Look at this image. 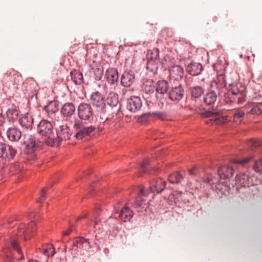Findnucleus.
I'll list each match as a JSON object with an SVG mask.
<instances>
[{
  "mask_svg": "<svg viewBox=\"0 0 262 262\" xmlns=\"http://www.w3.org/2000/svg\"><path fill=\"white\" fill-rule=\"evenodd\" d=\"M37 227L34 221H31L27 225L23 224L19 225L17 228V232L12 234L9 233L6 240L8 241L5 247L3 249V259L5 262H14V258L11 256V251L13 250L20 255L18 259H23L24 257L21 249L16 242V238L23 237L25 240L28 239L36 230Z\"/></svg>",
  "mask_w": 262,
  "mask_h": 262,
  "instance_id": "obj_1",
  "label": "nucleus"
},
{
  "mask_svg": "<svg viewBox=\"0 0 262 262\" xmlns=\"http://www.w3.org/2000/svg\"><path fill=\"white\" fill-rule=\"evenodd\" d=\"M218 81L212 82L207 93L202 97V106L203 104L208 105L214 104L217 100L220 101L225 98L226 91L225 76L221 75L218 76Z\"/></svg>",
  "mask_w": 262,
  "mask_h": 262,
  "instance_id": "obj_2",
  "label": "nucleus"
},
{
  "mask_svg": "<svg viewBox=\"0 0 262 262\" xmlns=\"http://www.w3.org/2000/svg\"><path fill=\"white\" fill-rule=\"evenodd\" d=\"M254 159V156H248L237 159H233L231 165L221 166L218 169V174L221 179H229L233 176L234 168L238 169L241 168H246Z\"/></svg>",
  "mask_w": 262,
  "mask_h": 262,
  "instance_id": "obj_3",
  "label": "nucleus"
},
{
  "mask_svg": "<svg viewBox=\"0 0 262 262\" xmlns=\"http://www.w3.org/2000/svg\"><path fill=\"white\" fill-rule=\"evenodd\" d=\"M209 119L206 121L207 123L210 122L211 125L224 124L232 119L235 122L242 121L245 116V113L239 110H234L231 116L223 115L216 110H211L207 112Z\"/></svg>",
  "mask_w": 262,
  "mask_h": 262,
  "instance_id": "obj_4",
  "label": "nucleus"
},
{
  "mask_svg": "<svg viewBox=\"0 0 262 262\" xmlns=\"http://www.w3.org/2000/svg\"><path fill=\"white\" fill-rule=\"evenodd\" d=\"M245 87L241 83L230 85V92L225 91L224 101L227 103L243 104L246 100Z\"/></svg>",
  "mask_w": 262,
  "mask_h": 262,
  "instance_id": "obj_5",
  "label": "nucleus"
},
{
  "mask_svg": "<svg viewBox=\"0 0 262 262\" xmlns=\"http://www.w3.org/2000/svg\"><path fill=\"white\" fill-rule=\"evenodd\" d=\"M191 58V55L185 56L181 55V62L182 61L184 62L186 71L191 75L189 77L186 76L185 78V82L187 86H190L192 81L191 76H195L200 75L204 69L202 64L192 61Z\"/></svg>",
  "mask_w": 262,
  "mask_h": 262,
  "instance_id": "obj_6",
  "label": "nucleus"
},
{
  "mask_svg": "<svg viewBox=\"0 0 262 262\" xmlns=\"http://www.w3.org/2000/svg\"><path fill=\"white\" fill-rule=\"evenodd\" d=\"M169 85L168 82L164 80H159L156 84V97L163 104L165 100L167 98V92L169 90Z\"/></svg>",
  "mask_w": 262,
  "mask_h": 262,
  "instance_id": "obj_7",
  "label": "nucleus"
},
{
  "mask_svg": "<svg viewBox=\"0 0 262 262\" xmlns=\"http://www.w3.org/2000/svg\"><path fill=\"white\" fill-rule=\"evenodd\" d=\"M106 104L110 106L112 111V114L117 115L121 109L118 94L115 92H110L108 94L105 100Z\"/></svg>",
  "mask_w": 262,
  "mask_h": 262,
  "instance_id": "obj_8",
  "label": "nucleus"
},
{
  "mask_svg": "<svg viewBox=\"0 0 262 262\" xmlns=\"http://www.w3.org/2000/svg\"><path fill=\"white\" fill-rule=\"evenodd\" d=\"M90 103L97 108L103 110L105 106V99L103 95L99 92L92 93L90 98Z\"/></svg>",
  "mask_w": 262,
  "mask_h": 262,
  "instance_id": "obj_9",
  "label": "nucleus"
},
{
  "mask_svg": "<svg viewBox=\"0 0 262 262\" xmlns=\"http://www.w3.org/2000/svg\"><path fill=\"white\" fill-rule=\"evenodd\" d=\"M77 112L78 117L81 120H89L93 115L91 105L86 103H81L78 106Z\"/></svg>",
  "mask_w": 262,
  "mask_h": 262,
  "instance_id": "obj_10",
  "label": "nucleus"
},
{
  "mask_svg": "<svg viewBox=\"0 0 262 262\" xmlns=\"http://www.w3.org/2000/svg\"><path fill=\"white\" fill-rule=\"evenodd\" d=\"M142 106V101L139 97L131 96L127 100L126 108L131 112L136 113L138 112L141 110Z\"/></svg>",
  "mask_w": 262,
  "mask_h": 262,
  "instance_id": "obj_11",
  "label": "nucleus"
},
{
  "mask_svg": "<svg viewBox=\"0 0 262 262\" xmlns=\"http://www.w3.org/2000/svg\"><path fill=\"white\" fill-rule=\"evenodd\" d=\"M192 101H195L198 107L202 106V96L204 90L201 86H194L190 89Z\"/></svg>",
  "mask_w": 262,
  "mask_h": 262,
  "instance_id": "obj_12",
  "label": "nucleus"
},
{
  "mask_svg": "<svg viewBox=\"0 0 262 262\" xmlns=\"http://www.w3.org/2000/svg\"><path fill=\"white\" fill-rule=\"evenodd\" d=\"M38 141L35 137L30 136L24 141L25 145V152L27 155H33L38 148Z\"/></svg>",
  "mask_w": 262,
  "mask_h": 262,
  "instance_id": "obj_13",
  "label": "nucleus"
},
{
  "mask_svg": "<svg viewBox=\"0 0 262 262\" xmlns=\"http://www.w3.org/2000/svg\"><path fill=\"white\" fill-rule=\"evenodd\" d=\"M135 79V73L130 70L124 72L120 78V84L122 86L130 87L134 82Z\"/></svg>",
  "mask_w": 262,
  "mask_h": 262,
  "instance_id": "obj_14",
  "label": "nucleus"
},
{
  "mask_svg": "<svg viewBox=\"0 0 262 262\" xmlns=\"http://www.w3.org/2000/svg\"><path fill=\"white\" fill-rule=\"evenodd\" d=\"M166 187V182L161 178L154 179L150 183V190L151 192L159 193L162 191Z\"/></svg>",
  "mask_w": 262,
  "mask_h": 262,
  "instance_id": "obj_15",
  "label": "nucleus"
},
{
  "mask_svg": "<svg viewBox=\"0 0 262 262\" xmlns=\"http://www.w3.org/2000/svg\"><path fill=\"white\" fill-rule=\"evenodd\" d=\"M106 81L111 85H113L117 82L119 75L117 70L115 68L107 69L104 75Z\"/></svg>",
  "mask_w": 262,
  "mask_h": 262,
  "instance_id": "obj_16",
  "label": "nucleus"
},
{
  "mask_svg": "<svg viewBox=\"0 0 262 262\" xmlns=\"http://www.w3.org/2000/svg\"><path fill=\"white\" fill-rule=\"evenodd\" d=\"M235 181L237 184L242 187H246L250 186V176L247 170L239 172L237 174Z\"/></svg>",
  "mask_w": 262,
  "mask_h": 262,
  "instance_id": "obj_17",
  "label": "nucleus"
},
{
  "mask_svg": "<svg viewBox=\"0 0 262 262\" xmlns=\"http://www.w3.org/2000/svg\"><path fill=\"white\" fill-rule=\"evenodd\" d=\"M70 244L76 246L77 248H82L84 249H89L91 248V245L89 242V239H85L83 237H77L73 239V241Z\"/></svg>",
  "mask_w": 262,
  "mask_h": 262,
  "instance_id": "obj_18",
  "label": "nucleus"
},
{
  "mask_svg": "<svg viewBox=\"0 0 262 262\" xmlns=\"http://www.w3.org/2000/svg\"><path fill=\"white\" fill-rule=\"evenodd\" d=\"M76 108L74 105L71 102L65 103L61 108V113L67 117L72 116L75 112Z\"/></svg>",
  "mask_w": 262,
  "mask_h": 262,
  "instance_id": "obj_19",
  "label": "nucleus"
},
{
  "mask_svg": "<svg viewBox=\"0 0 262 262\" xmlns=\"http://www.w3.org/2000/svg\"><path fill=\"white\" fill-rule=\"evenodd\" d=\"M148 193L145 192L144 188H141L139 192L138 196L136 198L134 201L133 206L136 208L139 207L144 208V205H145V201L141 196V195L146 196L147 195Z\"/></svg>",
  "mask_w": 262,
  "mask_h": 262,
  "instance_id": "obj_20",
  "label": "nucleus"
},
{
  "mask_svg": "<svg viewBox=\"0 0 262 262\" xmlns=\"http://www.w3.org/2000/svg\"><path fill=\"white\" fill-rule=\"evenodd\" d=\"M119 216L124 222L129 221L133 217V211L128 207H124L120 210Z\"/></svg>",
  "mask_w": 262,
  "mask_h": 262,
  "instance_id": "obj_21",
  "label": "nucleus"
},
{
  "mask_svg": "<svg viewBox=\"0 0 262 262\" xmlns=\"http://www.w3.org/2000/svg\"><path fill=\"white\" fill-rule=\"evenodd\" d=\"M74 129H78V131H94L96 127L92 125H85L80 120L75 121L73 124Z\"/></svg>",
  "mask_w": 262,
  "mask_h": 262,
  "instance_id": "obj_22",
  "label": "nucleus"
},
{
  "mask_svg": "<svg viewBox=\"0 0 262 262\" xmlns=\"http://www.w3.org/2000/svg\"><path fill=\"white\" fill-rule=\"evenodd\" d=\"M167 98L176 103L179 102L180 100V85L172 88Z\"/></svg>",
  "mask_w": 262,
  "mask_h": 262,
  "instance_id": "obj_23",
  "label": "nucleus"
},
{
  "mask_svg": "<svg viewBox=\"0 0 262 262\" xmlns=\"http://www.w3.org/2000/svg\"><path fill=\"white\" fill-rule=\"evenodd\" d=\"M70 76L72 80L75 84L79 85L83 82V75L80 72L73 70L70 72Z\"/></svg>",
  "mask_w": 262,
  "mask_h": 262,
  "instance_id": "obj_24",
  "label": "nucleus"
},
{
  "mask_svg": "<svg viewBox=\"0 0 262 262\" xmlns=\"http://www.w3.org/2000/svg\"><path fill=\"white\" fill-rule=\"evenodd\" d=\"M6 150L5 151V154L3 156L2 159H4L6 161H10L12 160L15 156L17 151L14 148L11 146L6 145Z\"/></svg>",
  "mask_w": 262,
  "mask_h": 262,
  "instance_id": "obj_25",
  "label": "nucleus"
},
{
  "mask_svg": "<svg viewBox=\"0 0 262 262\" xmlns=\"http://www.w3.org/2000/svg\"><path fill=\"white\" fill-rule=\"evenodd\" d=\"M61 133L62 132H56V138L49 137L45 140L46 143L51 146H58L62 140L61 138H59V136L61 135Z\"/></svg>",
  "mask_w": 262,
  "mask_h": 262,
  "instance_id": "obj_26",
  "label": "nucleus"
},
{
  "mask_svg": "<svg viewBox=\"0 0 262 262\" xmlns=\"http://www.w3.org/2000/svg\"><path fill=\"white\" fill-rule=\"evenodd\" d=\"M52 129L51 123L46 120H41L38 125V131H51Z\"/></svg>",
  "mask_w": 262,
  "mask_h": 262,
  "instance_id": "obj_27",
  "label": "nucleus"
},
{
  "mask_svg": "<svg viewBox=\"0 0 262 262\" xmlns=\"http://www.w3.org/2000/svg\"><path fill=\"white\" fill-rule=\"evenodd\" d=\"M44 110L48 114H54L58 111V108L55 102L50 101L44 106Z\"/></svg>",
  "mask_w": 262,
  "mask_h": 262,
  "instance_id": "obj_28",
  "label": "nucleus"
},
{
  "mask_svg": "<svg viewBox=\"0 0 262 262\" xmlns=\"http://www.w3.org/2000/svg\"><path fill=\"white\" fill-rule=\"evenodd\" d=\"M170 75L174 80H178L180 78V66H174L169 69Z\"/></svg>",
  "mask_w": 262,
  "mask_h": 262,
  "instance_id": "obj_29",
  "label": "nucleus"
},
{
  "mask_svg": "<svg viewBox=\"0 0 262 262\" xmlns=\"http://www.w3.org/2000/svg\"><path fill=\"white\" fill-rule=\"evenodd\" d=\"M7 116L9 121L14 122L18 116V113L15 109H9L6 112Z\"/></svg>",
  "mask_w": 262,
  "mask_h": 262,
  "instance_id": "obj_30",
  "label": "nucleus"
},
{
  "mask_svg": "<svg viewBox=\"0 0 262 262\" xmlns=\"http://www.w3.org/2000/svg\"><path fill=\"white\" fill-rule=\"evenodd\" d=\"M252 168L256 173L262 174V158L254 160Z\"/></svg>",
  "mask_w": 262,
  "mask_h": 262,
  "instance_id": "obj_31",
  "label": "nucleus"
},
{
  "mask_svg": "<svg viewBox=\"0 0 262 262\" xmlns=\"http://www.w3.org/2000/svg\"><path fill=\"white\" fill-rule=\"evenodd\" d=\"M149 163V160L148 159H144L139 166L140 172H149L150 174H152V170H149L148 169Z\"/></svg>",
  "mask_w": 262,
  "mask_h": 262,
  "instance_id": "obj_32",
  "label": "nucleus"
},
{
  "mask_svg": "<svg viewBox=\"0 0 262 262\" xmlns=\"http://www.w3.org/2000/svg\"><path fill=\"white\" fill-rule=\"evenodd\" d=\"M99 208L95 209L93 212V216L91 219L92 222L94 223V228L97 229V226L100 221V219L99 218Z\"/></svg>",
  "mask_w": 262,
  "mask_h": 262,
  "instance_id": "obj_33",
  "label": "nucleus"
},
{
  "mask_svg": "<svg viewBox=\"0 0 262 262\" xmlns=\"http://www.w3.org/2000/svg\"><path fill=\"white\" fill-rule=\"evenodd\" d=\"M8 139L13 142L18 141L21 137V132H6Z\"/></svg>",
  "mask_w": 262,
  "mask_h": 262,
  "instance_id": "obj_34",
  "label": "nucleus"
},
{
  "mask_svg": "<svg viewBox=\"0 0 262 262\" xmlns=\"http://www.w3.org/2000/svg\"><path fill=\"white\" fill-rule=\"evenodd\" d=\"M118 220L114 217H110L106 221L105 224L109 227V229L114 231L117 228Z\"/></svg>",
  "mask_w": 262,
  "mask_h": 262,
  "instance_id": "obj_35",
  "label": "nucleus"
},
{
  "mask_svg": "<svg viewBox=\"0 0 262 262\" xmlns=\"http://www.w3.org/2000/svg\"><path fill=\"white\" fill-rule=\"evenodd\" d=\"M169 182L172 184H178L180 181V174L177 172L171 174L168 177Z\"/></svg>",
  "mask_w": 262,
  "mask_h": 262,
  "instance_id": "obj_36",
  "label": "nucleus"
},
{
  "mask_svg": "<svg viewBox=\"0 0 262 262\" xmlns=\"http://www.w3.org/2000/svg\"><path fill=\"white\" fill-rule=\"evenodd\" d=\"M248 113L254 115H259L262 113V107L259 105H255L248 112Z\"/></svg>",
  "mask_w": 262,
  "mask_h": 262,
  "instance_id": "obj_37",
  "label": "nucleus"
},
{
  "mask_svg": "<svg viewBox=\"0 0 262 262\" xmlns=\"http://www.w3.org/2000/svg\"><path fill=\"white\" fill-rule=\"evenodd\" d=\"M73 240L69 241L66 245H64V248L62 250V251L66 253L67 250H68L69 251H72L73 250L76 251L77 250V246H74L72 244H70V242H72Z\"/></svg>",
  "mask_w": 262,
  "mask_h": 262,
  "instance_id": "obj_38",
  "label": "nucleus"
},
{
  "mask_svg": "<svg viewBox=\"0 0 262 262\" xmlns=\"http://www.w3.org/2000/svg\"><path fill=\"white\" fill-rule=\"evenodd\" d=\"M155 86L151 84H143V90L145 91V93L147 94L153 93L155 91Z\"/></svg>",
  "mask_w": 262,
  "mask_h": 262,
  "instance_id": "obj_39",
  "label": "nucleus"
},
{
  "mask_svg": "<svg viewBox=\"0 0 262 262\" xmlns=\"http://www.w3.org/2000/svg\"><path fill=\"white\" fill-rule=\"evenodd\" d=\"M103 75V71L102 69L97 68L94 70L95 79L96 80H100Z\"/></svg>",
  "mask_w": 262,
  "mask_h": 262,
  "instance_id": "obj_40",
  "label": "nucleus"
},
{
  "mask_svg": "<svg viewBox=\"0 0 262 262\" xmlns=\"http://www.w3.org/2000/svg\"><path fill=\"white\" fill-rule=\"evenodd\" d=\"M248 146L252 148L256 147L261 145V142L256 139H251L248 142Z\"/></svg>",
  "mask_w": 262,
  "mask_h": 262,
  "instance_id": "obj_41",
  "label": "nucleus"
},
{
  "mask_svg": "<svg viewBox=\"0 0 262 262\" xmlns=\"http://www.w3.org/2000/svg\"><path fill=\"white\" fill-rule=\"evenodd\" d=\"M91 133L92 132H76L75 136L78 139H82L89 136Z\"/></svg>",
  "mask_w": 262,
  "mask_h": 262,
  "instance_id": "obj_42",
  "label": "nucleus"
},
{
  "mask_svg": "<svg viewBox=\"0 0 262 262\" xmlns=\"http://www.w3.org/2000/svg\"><path fill=\"white\" fill-rule=\"evenodd\" d=\"M55 254V249L51 244H48V257L52 256Z\"/></svg>",
  "mask_w": 262,
  "mask_h": 262,
  "instance_id": "obj_43",
  "label": "nucleus"
},
{
  "mask_svg": "<svg viewBox=\"0 0 262 262\" xmlns=\"http://www.w3.org/2000/svg\"><path fill=\"white\" fill-rule=\"evenodd\" d=\"M204 182L210 184L212 180V176L210 173H206L203 178Z\"/></svg>",
  "mask_w": 262,
  "mask_h": 262,
  "instance_id": "obj_44",
  "label": "nucleus"
},
{
  "mask_svg": "<svg viewBox=\"0 0 262 262\" xmlns=\"http://www.w3.org/2000/svg\"><path fill=\"white\" fill-rule=\"evenodd\" d=\"M6 145L5 143L0 142V158H3L5 154V151L6 150Z\"/></svg>",
  "mask_w": 262,
  "mask_h": 262,
  "instance_id": "obj_45",
  "label": "nucleus"
},
{
  "mask_svg": "<svg viewBox=\"0 0 262 262\" xmlns=\"http://www.w3.org/2000/svg\"><path fill=\"white\" fill-rule=\"evenodd\" d=\"M46 193L45 191V189H41L39 197L38 199L37 200V202L38 203H40V202H41L42 201H43L46 198Z\"/></svg>",
  "mask_w": 262,
  "mask_h": 262,
  "instance_id": "obj_46",
  "label": "nucleus"
},
{
  "mask_svg": "<svg viewBox=\"0 0 262 262\" xmlns=\"http://www.w3.org/2000/svg\"><path fill=\"white\" fill-rule=\"evenodd\" d=\"M38 250L44 255L48 256V244L43 246L41 248H39Z\"/></svg>",
  "mask_w": 262,
  "mask_h": 262,
  "instance_id": "obj_47",
  "label": "nucleus"
},
{
  "mask_svg": "<svg viewBox=\"0 0 262 262\" xmlns=\"http://www.w3.org/2000/svg\"><path fill=\"white\" fill-rule=\"evenodd\" d=\"M151 54H153L154 55L151 56L150 57V59L151 60H156L158 58V57H159V51H158V50L157 49L155 51V53H151Z\"/></svg>",
  "mask_w": 262,
  "mask_h": 262,
  "instance_id": "obj_48",
  "label": "nucleus"
},
{
  "mask_svg": "<svg viewBox=\"0 0 262 262\" xmlns=\"http://www.w3.org/2000/svg\"><path fill=\"white\" fill-rule=\"evenodd\" d=\"M73 231V227L70 226L68 229L63 232L62 235L63 236L69 235Z\"/></svg>",
  "mask_w": 262,
  "mask_h": 262,
  "instance_id": "obj_49",
  "label": "nucleus"
},
{
  "mask_svg": "<svg viewBox=\"0 0 262 262\" xmlns=\"http://www.w3.org/2000/svg\"><path fill=\"white\" fill-rule=\"evenodd\" d=\"M70 129L68 124L65 123L60 126V131H65L66 130Z\"/></svg>",
  "mask_w": 262,
  "mask_h": 262,
  "instance_id": "obj_50",
  "label": "nucleus"
},
{
  "mask_svg": "<svg viewBox=\"0 0 262 262\" xmlns=\"http://www.w3.org/2000/svg\"><path fill=\"white\" fill-rule=\"evenodd\" d=\"M198 171V169L196 167H194L193 168L189 170V174L191 175H195L196 174V172Z\"/></svg>",
  "mask_w": 262,
  "mask_h": 262,
  "instance_id": "obj_51",
  "label": "nucleus"
},
{
  "mask_svg": "<svg viewBox=\"0 0 262 262\" xmlns=\"http://www.w3.org/2000/svg\"><path fill=\"white\" fill-rule=\"evenodd\" d=\"M26 121V119H21L19 120V123L20 124L21 126H25V128H28V126L27 125H25L24 123H25V122Z\"/></svg>",
  "mask_w": 262,
  "mask_h": 262,
  "instance_id": "obj_52",
  "label": "nucleus"
},
{
  "mask_svg": "<svg viewBox=\"0 0 262 262\" xmlns=\"http://www.w3.org/2000/svg\"><path fill=\"white\" fill-rule=\"evenodd\" d=\"M88 216V213H85V214H84V215H82L81 216L78 217L76 219V221L78 222V221H79L80 220H81L82 219H85V218H86Z\"/></svg>",
  "mask_w": 262,
  "mask_h": 262,
  "instance_id": "obj_53",
  "label": "nucleus"
},
{
  "mask_svg": "<svg viewBox=\"0 0 262 262\" xmlns=\"http://www.w3.org/2000/svg\"><path fill=\"white\" fill-rule=\"evenodd\" d=\"M4 122V117L0 114V126H2Z\"/></svg>",
  "mask_w": 262,
  "mask_h": 262,
  "instance_id": "obj_54",
  "label": "nucleus"
},
{
  "mask_svg": "<svg viewBox=\"0 0 262 262\" xmlns=\"http://www.w3.org/2000/svg\"><path fill=\"white\" fill-rule=\"evenodd\" d=\"M11 130H15V131H18L16 127H8L7 131L9 132V131H11Z\"/></svg>",
  "mask_w": 262,
  "mask_h": 262,
  "instance_id": "obj_55",
  "label": "nucleus"
},
{
  "mask_svg": "<svg viewBox=\"0 0 262 262\" xmlns=\"http://www.w3.org/2000/svg\"><path fill=\"white\" fill-rule=\"evenodd\" d=\"M139 173H140V175H138V177L141 176H142V173H144V172H140L139 171ZM147 173L150 174L149 172H147Z\"/></svg>",
  "mask_w": 262,
  "mask_h": 262,
  "instance_id": "obj_56",
  "label": "nucleus"
},
{
  "mask_svg": "<svg viewBox=\"0 0 262 262\" xmlns=\"http://www.w3.org/2000/svg\"><path fill=\"white\" fill-rule=\"evenodd\" d=\"M4 167V164H3L2 165H1L0 166V169H3Z\"/></svg>",
  "mask_w": 262,
  "mask_h": 262,
  "instance_id": "obj_57",
  "label": "nucleus"
},
{
  "mask_svg": "<svg viewBox=\"0 0 262 262\" xmlns=\"http://www.w3.org/2000/svg\"><path fill=\"white\" fill-rule=\"evenodd\" d=\"M182 91H183V92H184L183 90L181 88V92H182ZM183 95V94L181 93V98H182Z\"/></svg>",
  "mask_w": 262,
  "mask_h": 262,
  "instance_id": "obj_58",
  "label": "nucleus"
},
{
  "mask_svg": "<svg viewBox=\"0 0 262 262\" xmlns=\"http://www.w3.org/2000/svg\"><path fill=\"white\" fill-rule=\"evenodd\" d=\"M181 73H183L184 72V69H183V68L182 67H181Z\"/></svg>",
  "mask_w": 262,
  "mask_h": 262,
  "instance_id": "obj_59",
  "label": "nucleus"
}]
</instances>
